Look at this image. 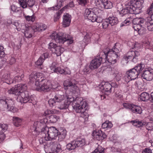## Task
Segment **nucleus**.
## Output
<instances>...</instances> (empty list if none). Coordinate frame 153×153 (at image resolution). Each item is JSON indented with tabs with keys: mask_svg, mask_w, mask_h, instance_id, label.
Wrapping results in <instances>:
<instances>
[{
	"mask_svg": "<svg viewBox=\"0 0 153 153\" xmlns=\"http://www.w3.org/2000/svg\"><path fill=\"white\" fill-rule=\"evenodd\" d=\"M117 44H115L114 48L109 49L106 48L101 52L100 55L101 57L95 58L92 60L90 64V68L91 70L97 69L100 65L102 59L107 60L108 62L111 64L115 63L117 60L118 56L119 50L115 46Z\"/></svg>",
	"mask_w": 153,
	"mask_h": 153,
	"instance_id": "1",
	"label": "nucleus"
},
{
	"mask_svg": "<svg viewBox=\"0 0 153 153\" xmlns=\"http://www.w3.org/2000/svg\"><path fill=\"white\" fill-rule=\"evenodd\" d=\"M25 30H24V34L26 38H30L32 36V34L31 33V31H33V27L31 28L30 27H25Z\"/></svg>",
	"mask_w": 153,
	"mask_h": 153,
	"instance_id": "37",
	"label": "nucleus"
},
{
	"mask_svg": "<svg viewBox=\"0 0 153 153\" xmlns=\"http://www.w3.org/2000/svg\"><path fill=\"white\" fill-rule=\"evenodd\" d=\"M46 133L42 135L43 137L46 140H51L52 139H55L57 137L58 131L55 128L51 127L48 128V129L45 130Z\"/></svg>",
	"mask_w": 153,
	"mask_h": 153,
	"instance_id": "8",
	"label": "nucleus"
},
{
	"mask_svg": "<svg viewBox=\"0 0 153 153\" xmlns=\"http://www.w3.org/2000/svg\"><path fill=\"white\" fill-rule=\"evenodd\" d=\"M24 75L22 74L21 76H16L12 80L13 81V83H14L16 82H19L22 80V78L24 77Z\"/></svg>",
	"mask_w": 153,
	"mask_h": 153,
	"instance_id": "43",
	"label": "nucleus"
},
{
	"mask_svg": "<svg viewBox=\"0 0 153 153\" xmlns=\"http://www.w3.org/2000/svg\"><path fill=\"white\" fill-rule=\"evenodd\" d=\"M21 122V120L19 118L16 117H13V123L15 126L17 127L19 126Z\"/></svg>",
	"mask_w": 153,
	"mask_h": 153,
	"instance_id": "42",
	"label": "nucleus"
},
{
	"mask_svg": "<svg viewBox=\"0 0 153 153\" xmlns=\"http://www.w3.org/2000/svg\"><path fill=\"white\" fill-rule=\"evenodd\" d=\"M106 122H107V123L106 125L107 126V129L110 128L112 127V124L111 122L108 120L106 121Z\"/></svg>",
	"mask_w": 153,
	"mask_h": 153,
	"instance_id": "63",
	"label": "nucleus"
},
{
	"mask_svg": "<svg viewBox=\"0 0 153 153\" xmlns=\"http://www.w3.org/2000/svg\"><path fill=\"white\" fill-rule=\"evenodd\" d=\"M146 128L148 130H153V123L149 122L146 125Z\"/></svg>",
	"mask_w": 153,
	"mask_h": 153,
	"instance_id": "53",
	"label": "nucleus"
},
{
	"mask_svg": "<svg viewBox=\"0 0 153 153\" xmlns=\"http://www.w3.org/2000/svg\"><path fill=\"white\" fill-rule=\"evenodd\" d=\"M145 65L144 64H138L134 68L129 70L126 72L127 78L131 80L136 79L141 73Z\"/></svg>",
	"mask_w": 153,
	"mask_h": 153,
	"instance_id": "4",
	"label": "nucleus"
},
{
	"mask_svg": "<svg viewBox=\"0 0 153 153\" xmlns=\"http://www.w3.org/2000/svg\"><path fill=\"white\" fill-rule=\"evenodd\" d=\"M61 14L59 12H57L54 15V20L56 22L57 21L60 17Z\"/></svg>",
	"mask_w": 153,
	"mask_h": 153,
	"instance_id": "57",
	"label": "nucleus"
},
{
	"mask_svg": "<svg viewBox=\"0 0 153 153\" xmlns=\"http://www.w3.org/2000/svg\"><path fill=\"white\" fill-rule=\"evenodd\" d=\"M131 111L136 114H141L142 112V110L141 107L140 106L135 105H133L131 107Z\"/></svg>",
	"mask_w": 153,
	"mask_h": 153,
	"instance_id": "32",
	"label": "nucleus"
},
{
	"mask_svg": "<svg viewBox=\"0 0 153 153\" xmlns=\"http://www.w3.org/2000/svg\"><path fill=\"white\" fill-rule=\"evenodd\" d=\"M72 104V107L74 109L77 113H81V116L85 118V120L87 121L88 120V115L85 111V108H84L81 106L79 103V102H76V101Z\"/></svg>",
	"mask_w": 153,
	"mask_h": 153,
	"instance_id": "13",
	"label": "nucleus"
},
{
	"mask_svg": "<svg viewBox=\"0 0 153 153\" xmlns=\"http://www.w3.org/2000/svg\"><path fill=\"white\" fill-rule=\"evenodd\" d=\"M34 126L36 127V129L37 128L40 129L41 131V134L43 135L46 132H45V130L48 129V127L46 126V124L44 122L37 121L34 123Z\"/></svg>",
	"mask_w": 153,
	"mask_h": 153,
	"instance_id": "22",
	"label": "nucleus"
},
{
	"mask_svg": "<svg viewBox=\"0 0 153 153\" xmlns=\"http://www.w3.org/2000/svg\"><path fill=\"white\" fill-rule=\"evenodd\" d=\"M97 15H98V14H95L94 13V14L92 16V18H91V19H88L91 20L92 22H96L98 23H100L102 22V19L100 17H97Z\"/></svg>",
	"mask_w": 153,
	"mask_h": 153,
	"instance_id": "40",
	"label": "nucleus"
},
{
	"mask_svg": "<svg viewBox=\"0 0 153 153\" xmlns=\"http://www.w3.org/2000/svg\"><path fill=\"white\" fill-rule=\"evenodd\" d=\"M91 35L92 34L91 33H87L85 35L83 39L85 41V42L87 43L90 41Z\"/></svg>",
	"mask_w": 153,
	"mask_h": 153,
	"instance_id": "49",
	"label": "nucleus"
},
{
	"mask_svg": "<svg viewBox=\"0 0 153 153\" xmlns=\"http://www.w3.org/2000/svg\"><path fill=\"white\" fill-rule=\"evenodd\" d=\"M108 20V19H107L103 21L102 23V26L103 28H106L110 25L109 22Z\"/></svg>",
	"mask_w": 153,
	"mask_h": 153,
	"instance_id": "48",
	"label": "nucleus"
},
{
	"mask_svg": "<svg viewBox=\"0 0 153 153\" xmlns=\"http://www.w3.org/2000/svg\"><path fill=\"white\" fill-rule=\"evenodd\" d=\"M104 150L101 146H99L92 153H104Z\"/></svg>",
	"mask_w": 153,
	"mask_h": 153,
	"instance_id": "44",
	"label": "nucleus"
},
{
	"mask_svg": "<svg viewBox=\"0 0 153 153\" xmlns=\"http://www.w3.org/2000/svg\"><path fill=\"white\" fill-rule=\"evenodd\" d=\"M100 10L98 8H94L92 9H86L85 11L84 15L88 19H91L92 16L94 13L98 14Z\"/></svg>",
	"mask_w": 153,
	"mask_h": 153,
	"instance_id": "17",
	"label": "nucleus"
},
{
	"mask_svg": "<svg viewBox=\"0 0 153 153\" xmlns=\"http://www.w3.org/2000/svg\"><path fill=\"white\" fill-rule=\"evenodd\" d=\"M19 1L23 8H26L27 5L30 7H32L35 3V0H19Z\"/></svg>",
	"mask_w": 153,
	"mask_h": 153,
	"instance_id": "19",
	"label": "nucleus"
},
{
	"mask_svg": "<svg viewBox=\"0 0 153 153\" xmlns=\"http://www.w3.org/2000/svg\"><path fill=\"white\" fill-rule=\"evenodd\" d=\"M45 148V151L47 153H58L62 150L60 145L54 141H48Z\"/></svg>",
	"mask_w": 153,
	"mask_h": 153,
	"instance_id": "6",
	"label": "nucleus"
},
{
	"mask_svg": "<svg viewBox=\"0 0 153 153\" xmlns=\"http://www.w3.org/2000/svg\"><path fill=\"white\" fill-rule=\"evenodd\" d=\"M100 89L102 92L107 95L109 94L111 91V85L108 82H102L100 85Z\"/></svg>",
	"mask_w": 153,
	"mask_h": 153,
	"instance_id": "20",
	"label": "nucleus"
},
{
	"mask_svg": "<svg viewBox=\"0 0 153 153\" xmlns=\"http://www.w3.org/2000/svg\"><path fill=\"white\" fill-rule=\"evenodd\" d=\"M65 95L61 91L58 92L54 94V97L50 99L48 101L49 104L51 107L55 105L56 102H61L65 99Z\"/></svg>",
	"mask_w": 153,
	"mask_h": 153,
	"instance_id": "10",
	"label": "nucleus"
},
{
	"mask_svg": "<svg viewBox=\"0 0 153 153\" xmlns=\"http://www.w3.org/2000/svg\"><path fill=\"white\" fill-rule=\"evenodd\" d=\"M0 103L4 108L8 109V110L15 113L17 111V109L14 107L13 101L11 99H4L0 100Z\"/></svg>",
	"mask_w": 153,
	"mask_h": 153,
	"instance_id": "11",
	"label": "nucleus"
},
{
	"mask_svg": "<svg viewBox=\"0 0 153 153\" xmlns=\"http://www.w3.org/2000/svg\"><path fill=\"white\" fill-rule=\"evenodd\" d=\"M131 123H132L134 126H137L138 127H142L146 124V123L145 122L143 121H139L137 120L131 121Z\"/></svg>",
	"mask_w": 153,
	"mask_h": 153,
	"instance_id": "36",
	"label": "nucleus"
},
{
	"mask_svg": "<svg viewBox=\"0 0 153 153\" xmlns=\"http://www.w3.org/2000/svg\"><path fill=\"white\" fill-rule=\"evenodd\" d=\"M142 77L148 81H151L153 79V69L144 71L141 74Z\"/></svg>",
	"mask_w": 153,
	"mask_h": 153,
	"instance_id": "21",
	"label": "nucleus"
},
{
	"mask_svg": "<svg viewBox=\"0 0 153 153\" xmlns=\"http://www.w3.org/2000/svg\"><path fill=\"white\" fill-rule=\"evenodd\" d=\"M51 113V111L49 110H47L45 111L44 113L43 114V116H46L50 115Z\"/></svg>",
	"mask_w": 153,
	"mask_h": 153,
	"instance_id": "62",
	"label": "nucleus"
},
{
	"mask_svg": "<svg viewBox=\"0 0 153 153\" xmlns=\"http://www.w3.org/2000/svg\"><path fill=\"white\" fill-rule=\"evenodd\" d=\"M97 1L105 9H111L113 7L112 2L107 0H98Z\"/></svg>",
	"mask_w": 153,
	"mask_h": 153,
	"instance_id": "23",
	"label": "nucleus"
},
{
	"mask_svg": "<svg viewBox=\"0 0 153 153\" xmlns=\"http://www.w3.org/2000/svg\"><path fill=\"white\" fill-rule=\"evenodd\" d=\"M65 0H57V5L55 7L50 8L51 10H57L59 9L63 5V2Z\"/></svg>",
	"mask_w": 153,
	"mask_h": 153,
	"instance_id": "38",
	"label": "nucleus"
},
{
	"mask_svg": "<svg viewBox=\"0 0 153 153\" xmlns=\"http://www.w3.org/2000/svg\"><path fill=\"white\" fill-rule=\"evenodd\" d=\"M8 128V126L6 124H0V135L1 136L4 134V133Z\"/></svg>",
	"mask_w": 153,
	"mask_h": 153,
	"instance_id": "41",
	"label": "nucleus"
},
{
	"mask_svg": "<svg viewBox=\"0 0 153 153\" xmlns=\"http://www.w3.org/2000/svg\"><path fill=\"white\" fill-rule=\"evenodd\" d=\"M92 135L95 140L98 141L103 140L106 138L107 137L105 134L100 130L94 131Z\"/></svg>",
	"mask_w": 153,
	"mask_h": 153,
	"instance_id": "18",
	"label": "nucleus"
},
{
	"mask_svg": "<svg viewBox=\"0 0 153 153\" xmlns=\"http://www.w3.org/2000/svg\"><path fill=\"white\" fill-rule=\"evenodd\" d=\"M71 15L68 13L65 14L63 17V27H66L69 26L71 23Z\"/></svg>",
	"mask_w": 153,
	"mask_h": 153,
	"instance_id": "25",
	"label": "nucleus"
},
{
	"mask_svg": "<svg viewBox=\"0 0 153 153\" xmlns=\"http://www.w3.org/2000/svg\"><path fill=\"white\" fill-rule=\"evenodd\" d=\"M77 1L79 5L82 6H85L87 2V0H77Z\"/></svg>",
	"mask_w": 153,
	"mask_h": 153,
	"instance_id": "58",
	"label": "nucleus"
},
{
	"mask_svg": "<svg viewBox=\"0 0 153 153\" xmlns=\"http://www.w3.org/2000/svg\"><path fill=\"white\" fill-rule=\"evenodd\" d=\"M77 82L74 79H68L65 80L64 82L63 85L65 89H69L70 91L75 94L78 93L79 92V89L76 85Z\"/></svg>",
	"mask_w": 153,
	"mask_h": 153,
	"instance_id": "7",
	"label": "nucleus"
},
{
	"mask_svg": "<svg viewBox=\"0 0 153 153\" xmlns=\"http://www.w3.org/2000/svg\"><path fill=\"white\" fill-rule=\"evenodd\" d=\"M66 99V100H65V101H66V102L68 103L69 105L70 104L71 102L73 101V104L75 101L76 102H78V101H81V98L76 97L74 100V98L73 97H71L70 96H68L65 95V99Z\"/></svg>",
	"mask_w": 153,
	"mask_h": 153,
	"instance_id": "34",
	"label": "nucleus"
},
{
	"mask_svg": "<svg viewBox=\"0 0 153 153\" xmlns=\"http://www.w3.org/2000/svg\"><path fill=\"white\" fill-rule=\"evenodd\" d=\"M132 23L134 25L133 27L134 30L137 31L138 32L140 35H142L145 33V31L142 28H139L142 26V24L145 22V20L142 18H136L132 20Z\"/></svg>",
	"mask_w": 153,
	"mask_h": 153,
	"instance_id": "12",
	"label": "nucleus"
},
{
	"mask_svg": "<svg viewBox=\"0 0 153 153\" xmlns=\"http://www.w3.org/2000/svg\"><path fill=\"white\" fill-rule=\"evenodd\" d=\"M145 25L148 30H153V14L147 18V21Z\"/></svg>",
	"mask_w": 153,
	"mask_h": 153,
	"instance_id": "29",
	"label": "nucleus"
},
{
	"mask_svg": "<svg viewBox=\"0 0 153 153\" xmlns=\"http://www.w3.org/2000/svg\"><path fill=\"white\" fill-rule=\"evenodd\" d=\"M55 72L65 75L70 74L71 73L70 70L67 68H65L63 69L61 68L60 67H57L56 68Z\"/></svg>",
	"mask_w": 153,
	"mask_h": 153,
	"instance_id": "30",
	"label": "nucleus"
},
{
	"mask_svg": "<svg viewBox=\"0 0 153 153\" xmlns=\"http://www.w3.org/2000/svg\"><path fill=\"white\" fill-rule=\"evenodd\" d=\"M108 19L110 25L111 26L116 25L118 22L117 18L114 16L109 17Z\"/></svg>",
	"mask_w": 153,
	"mask_h": 153,
	"instance_id": "35",
	"label": "nucleus"
},
{
	"mask_svg": "<svg viewBox=\"0 0 153 153\" xmlns=\"http://www.w3.org/2000/svg\"><path fill=\"white\" fill-rule=\"evenodd\" d=\"M50 37L56 42L61 44H63L65 42L68 41V43L71 44L73 41V39L70 35L62 32H54L50 36Z\"/></svg>",
	"mask_w": 153,
	"mask_h": 153,
	"instance_id": "3",
	"label": "nucleus"
},
{
	"mask_svg": "<svg viewBox=\"0 0 153 153\" xmlns=\"http://www.w3.org/2000/svg\"><path fill=\"white\" fill-rule=\"evenodd\" d=\"M30 80L31 82H35L34 87H36L40 83L42 84L43 81L46 79L44 77L43 74L40 73H37L34 74L32 73L29 76Z\"/></svg>",
	"mask_w": 153,
	"mask_h": 153,
	"instance_id": "9",
	"label": "nucleus"
},
{
	"mask_svg": "<svg viewBox=\"0 0 153 153\" xmlns=\"http://www.w3.org/2000/svg\"><path fill=\"white\" fill-rule=\"evenodd\" d=\"M4 47L0 45V58L3 57L4 56Z\"/></svg>",
	"mask_w": 153,
	"mask_h": 153,
	"instance_id": "55",
	"label": "nucleus"
},
{
	"mask_svg": "<svg viewBox=\"0 0 153 153\" xmlns=\"http://www.w3.org/2000/svg\"><path fill=\"white\" fill-rule=\"evenodd\" d=\"M27 88L26 84H19L9 90L8 92L9 94L18 95V98L21 103L29 102L33 104L34 101L33 98L29 94L28 91H26Z\"/></svg>",
	"mask_w": 153,
	"mask_h": 153,
	"instance_id": "2",
	"label": "nucleus"
},
{
	"mask_svg": "<svg viewBox=\"0 0 153 153\" xmlns=\"http://www.w3.org/2000/svg\"><path fill=\"white\" fill-rule=\"evenodd\" d=\"M49 54L48 53L46 52L42 54L39 58L37 61L35 62V65L37 66H41L46 58L48 57Z\"/></svg>",
	"mask_w": 153,
	"mask_h": 153,
	"instance_id": "26",
	"label": "nucleus"
},
{
	"mask_svg": "<svg viewBox=\"0 0 153 153\" xmlns=\"http://www.w3.org/2000/svg\"><path fill=\"white\" fill-rule=\"evenodd\" d=\"M47 28L46 25L41 24H36V25L33 26V32H36L37 31H41L45 30Z\"/></svg>",
	"mask_w": 153,
	"mask_h": 153,
	"instance_id": "28",
	"label": "nucleus"
},
{
	"mask_svg": "<svg viewBox=\"0 0 153 153\" xmlns=\"http://www.w3.org/2000/svg\"><path fill=\"white\" fill-rule=\"evenodd\" d=\"M130 1L128 2V5L127 6V9L129 13L137 14L139 13V9L137 8L133 4L129 3Z\"/></svg>",
	"mask_w": 153,
	"mask_h": 153,
	"instance_id": "24",
	"label": "nucleus"
},
{
	"mask_svg": "<svg viewBox=\"0 0 153 153\" xmlns=\"http://www.w3.org/2000/svg\"><path fill=\"white\" fill-rule=\"evenodd\" d=\"M66 135V131L65 129L61 130V131L58 133V140L61 141L65 137Z\"/></svg>",
	"mask_w": 153,
	"mask_h": 153,
	"instance_id": "33",
	"label": "nucleus"
},
{
	"mask_svg": "<svg viewBox=\"0 0 153 153\" xmlns=\"http://www.w3.org/2000/svg\"><path fill=\"white\" fill-rule=\"evenodd\" d=\"M1 80L8 84L13 83V81L10 77V74L9 73L4 74L2 76Z\"/></svg>",
	"mask_w": 153,
	"mask_h": 153,
	"instance_id": "27",
	"label": "nucleus"
},
{
	"mask_svg": "<svg viewBox=\"0 0 153 153\" xmlns=\"http://www.w3.org/2000/svg\"><path fill=\"white\" fill-rule=\"evenodd\" d=\"M140 55V53L138 51L130 50L124 56L121 62L122 64L124 65L128 63V60H132L133 62L136 63L138 61V57Z\"/></svg>",
	"mask_w": 153,
	"mask_h": 153,
	"instance_id": "5",
	"label": "nucleus"
},
{
	"mask_svg": "<svg viewBox=\"0 0 153 153\" xmlns=\"http://www.w3.org/2000/svg\"><path fill=\"white\" fill-rule=\"evenodd\" d=\"M142 153H152V151L149 149H146L143 151Z\"/></svg>",
	"mask_w": 153,
	"mask_h": 153,
	"instance_id": "64",
	"label": "nucleus"
},
{
	"mask_svg": "<svg viewBox=\"0 0 153 153\" xmlns=\"http://www.w3.org/2000/svg\"><path fill=\"white\" fill-rule=\"evenodd\" d=\"M115 77L116 80L118 81H119L121 79L122 76V74L120 73H118L115 74Z\"/></svg>",
	"mask_w": 153,
	"mask_h": 153,
	"instance_id": "60",
	"label": "nucleus"
},
{
	"mask_svg": "<svg viewBox=\"0 0 153 153\" xmlns=\"http://www.w3.org/2000/svg\"><path fill=\"white\" fill-rule=\"evenodd\" d=\"M69 105L68 103L65 101L63 103H62L60 105L59 108L61 109H65L68 108Z\"/></svg>",
	"mask_w": 153,
	"mask_h": 153,
	"instance_id": "50",
	"label": "nucleus"
},
{
	"mask_svg": "<svg viewBox=\"0 0 153 153\" xmlns=\"http://www.w3.org/2000/svg\"><path fill=\"white\" fill-rule=\"evenodd\" d=\"M133 105V104L127 103H124L123 104V106L124 108L126 109H129L131 111V107Z\"/></svg>",
	"mask_w": 153,
	"mask_h": 153,
	"instance_id": "56",
	"label": "nucleus"
},
{
	"mask_svg": "<svg viewBox=\"0 0 153 153\" xmlns=\"http://www.w3.org/2000/svg\"><path fill=\"white\" fill-rule=\"evenodd\" d=\"M140 99L143 101L149 100V94L147 92H143L140 96Z\"/></svg>",
	"mask_w": 153,
	"mask_h": 153,
	"instance_id": "39",
	"label": "nucleus"
},
{
	"mask_svg": "<svg viewBox=\"0 0 153 153\" xmlns=\"http://www.w3.org/2000/svg\"><path fill=\"white\" fill-rule=\"evenodd\" d=\"M51 88L50 82L47 79H45L42 84L40 83L36 87H34V90L41 91H48Z\"/></svg>",
	"mask_w": 153,
	"mask_h": 153,
	"instance_id": "14",
	"label": "nucleus"
},
{
	"mask_svg": "<svg viewBox=\"0 0 153 153\" xmlns=\"http://www.w3.org/2000/svg\"><path fill=\"white\" fill-rule=\"evenodd\" d=\"M91 69L90 68V65L89 66L86 65L85 66L83 70V72L84 74H86L91 72Z\"/></svg>",
	"mask_w": 153,
	"mask_h": 153,
	"instance_id": "45",
	"label": "nucleus"
},
{
	"mask_svg": "<svg viewBox=\"0 0 153 153\" xmlns=\"http://www.w3.org/2000/svg\"><path fill=\"white\" fill-rule=\"evenodd\" d=\"M48 48L53 53H55L57 56H60L64 51V48L61 46H57L52 42L49 44Z\"/></svg>",
	"mask_w": 153,
	"mask_h": 153,
	"instance_id": "16",
	"label": "nucleus"
},
{
	"mask_svg": "<svg viewBox=\"0 0 153 153\" xmlns=\"http://www.w3.org/2000/svg\"><path fill=\"white\" fill-rule=\"evenodd\" d=\"M74 4L73 1H71L68 4L65 6L63 7L61 10V11H63L66 9L69 8L70 7H74Z\"/></svg>",
	"mask_w": 153,
	"mask_h": 153,
	"instance_id": "47",
	"label": "nucleus"
},
{
	"mask_svg": "<svg viewBox=\"0 0 153 153\" xmlns=\"http://www.w3.org/2000/svg\"><path fill=\"white\" fill-rule=\"evenodd\" d=\"M8 60L7 61V62L10 65L13 64L16 62L15 59L11 56H10L8 57Z\"/></svg>",
	"mask_w": 153,
	"mask_h": 153,
	"instance_id": "52",
	"label": "nucleus"
},
{
	"mask_svg": "<svg viewBox=\"0 0 153 153\" xmlns=\"http://www.w3.org/2000/svg\"><path fill=\"white\" fill-rule=\"evenodd\" d=\"M143 3V0H131L129 3L134 4L139 10L142 7Z\"/></svg>",
	"mask_w": 153,
	"mask_h": 153,
	"instance_id": "31",
	"label": "nucleus"
},
{
	"mask_svg": "<svg viewBox=\"0 0 153 153\" xmlns=\"http://www.w3.org/2000/svg\"><path fill=\"white\" fill-rule=\"evenodd\" d=\"M49 119L50 121L52 123H54L57 120V117L55 115H51Z\"/></svg>",
	"mask_w": 153,
	"mask_h": 153,
	"instance_id": "51",
	"label": "nucleus"
},
{
	"mask_svg": "<svg viewBox=\"0 0 153 153\" xmlns=\"http://www.w3.org/2000/svg\"><path fill=\"white\" fill-rule=\"evenodd\" d=\"M146 13L147 14L150 15L151 16L153 14V9L150 6L148 8Z\"/></svg>",
	"mask_w": 153,
	"mask_h": 153,
	"instance_id": "59",
	"label": "nucleus"
},
{
	"mask_svg": "<svg viewBox=\"0 0 153 153\" xmlns=\"http://www.w3.org/2000/svg\"><path fill=\"white\" fill-rule=\"evenodd\" d=\"M119 13L121 16H123L129 13L127 7L125 8L122 9Z\"/></svg>",
	"mask_w": 153,
	"mask_h": 153,
	"instance_id": "46",
	"label": "nucleus"
},
{
	"mask_svg": "<svg viewBox=\"0 0 153 153\" xmlns=\"http://www.w3.org/2000/svg\"><path fill=\"white\" fill-rule=\"evenodd\" d=\"M85 144V139H82L77 141H74L66 145V148L69 151H71L75 149L76 147L82 146Z\"/></svg>",
	"mask_w": 153,
	"mask_h": 153,
	"instance_id": "15",
	"label": "nucleus"
},
{
	"mask_svg": "<svg viewBox=\"0 0 153 153\" xmlns=\"http://www.w3.org/2000/svg\"><path fill=\"white\" fill-rule=\"evenodd\" d=\"M25 17L26 20L28 21H31L33 22L35 20V18L33 15L25 16Z\"/></svg>",
	"mask_w": 153,
	"mask_h": 153,
	"instance_id": "54",
	"label": "nucleus"
},
{
	"mask_svg": "<svg viewBox=\"0 0 153 153\" xmlns=\"http://www.w3.org/2000/svg\"><path fill=\"white\" fill-rule=\"evenodd\" d=\"M11 9L14 12H16L18 11V8L14 5H12L11 6Z\"/></svg>",
	"mask_w": 153,
	"mask_h": 153,
	"instance_id": "61",
	"label": "nucleus"
}]
</instances>
